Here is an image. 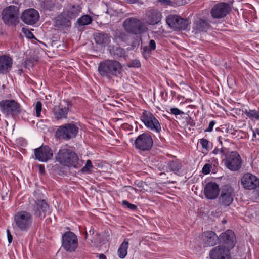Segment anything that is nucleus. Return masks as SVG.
Masks as SVG:
<instances>
[{
  "label": "nucleus",
  "instance_id": "7c9ffc66",
  "mask_svg": "<svg viewBox=\"0 0 259 259\" xmlns=\"http://www.w3.org/2000/svg\"><path fill=\"white\" fill-rule=\"evenodd\" d=\"M243 112L247 117L251 120H257L259 121V110H251L250 109H245Z\"/></svg>",
  "mask_w": 259,
  "mask_h": 259
},
{
  "label": "nucleus",
  "instance_id": "c9c22d12",
  "mask_svg": "<svg viewBox=\"0 0 259 259\" xmlns=\"http://www.w3.org/2000/svg\"><path fill=\"white\" fill-rule=\"evenodd\" d=\"M227 148L224 147V146H221V148H215L213 151L212 153L214 155H220L222 157L223 155H225L227 154Z\"/></svg>",
  "mask_w": 259,
  "mask_h": 259
},
{
  "label": "nucleus",
  "instance_id": "a211bd4d",
  "mask_svg": "<svg viewBox=\"0 0 259 259\" xmlns=\"http://www.w3.org/2000/svg\"><path fill=\"white\" fill-rule=\"evenodd\" d=\"M39 18V14L37 11L34 9L25 10L22 13L21 19L25 24L33 25L36 23Z\"/></svg>",
  "mask_w": 259,
  "mask_h": 259
},
{
  "label": "nucleus",
  "instance_id": "1a4fd4ad",
  "mask_svg": "<svg viewBox=\"0 0 259 259\" xmlns=\"http://www.w3.org/2000/svg\"><path fill=\"white\" fill-rule=\"evenodd\" d=\"M153 144V140L152 137L146 133L139 135L135 141V148L143 151L150 150Z\"/></svg>",
  "mask_w": 259,
  "mask_h": 259
},
{
  "label": "nucleus",
  "instance_id": "6e6d98bb",
  "mask_svg": "<svg viewBox=\"0 0 259 259\" xmlns=\"http://www.w3.org/2000/svg\"><path fill=\"white\" fill-rule=\"evenodd\" d=\"M143 184V183L142 182H139L138 184H137V185L138 187H142V185Z\"/></svg>",
  "mask_w": 259,
  "mask_h": 259
},
{
  "label": "nucleus",
  "instance_id": "72a5a7b5",
  "mask_svg": "<svg viewBox=\"0 0 259 259\" xmlns=\"http://www.w3.org/2000/svg\"><path fill=\"white\" fill-rule=\"evenodd\" d=\"M93 168L94 166L92 164L91 161L90 160H88L85 165L81 169V172L85 174H91Z\"/></svg>",
  "mask_w": 259,
  "mask_h": 259
},
{
  "label": "nucleus",
  "instance_id": "6e6552de",
  "mask_svg": "<svg viewBox=\"0 0 259 259\" xmlns=\"http://www.w3.org/2000/svg\"><path fill=\"white\" fill-rule=\"evenodd\" d=\"M78 238L73 232L68 231L62 236V246L67 252H74L78 247Z\"/></svg>",
  "mask_w": 259,
  "mask_h": 259
},
{
  "label": "nucleus",
  "instance_id": "79ce46f5",
  "mask_svg": "<svg viewBox=\"0 0 259 259\" xmlns=\"http://www.w3.org/2000/svg\"><path fill=\"white\" fill-rule=\"evenodd\" d=\"M211 168L210 164H205L202 168V172L204 174H208L210 172Z\"/></svg>",
  "mask_w": 259,
  "mask_h": 259
},
{
  "label": "nucleus",
  "instance_id": "39448f33",
  "mask_svg": "<svg viewBox=\"0 0 259 259\" xmlns=\"http://www.w3.org/2000/svg\"><path fill=\"white\" fill-rule=\"evenodd\" d=\"M14 221L16 226L20 230L27 231L31 226L32 216L26 211H21L16 213Z\"/></svg>",
  "mask_w": 259,
  "mask_h": 259
},
{
  "label": "nucleus",
  "instance_id": "c85d7f7f",
  "mask_svg": "<svg viewBox=\"0 0 259 259\" xmlns=\"http://www.w3.org/2000/svg\"><path fill=\"white\" fill-rule=\"evenodd\" d=\"M210 27L207 21L200 19L194 22V28L199 32H206Z\"/></svg>",
  "mask_w": 259,
  "mask_h": 259
},
{
  "label": "nucleus",
  "instance_id": "603ef678",
  "mask_svg": "<svg viewBox=\"0 0 259 259\" xmlns=\"http://www.w3.org/2000/svg\"><path fill=\"white\" fill-rule=\"evenodd\" d=\"M125 1H126L128 3L133 4V3H136L138 0H125Z\"/></svg>",
  "mask_w": 259,
  "mask_h": 259
},
{
  "label": "nucleus",
  "instance_id": "c03bdc74",
  "mask_svg": "<svg viewBox=\"0 0 259 259\" xmlns=\"http://www.w3.org/2000/svg\"><path fill=\"white\" fill-rule=\"evenodd\" d=\"M215 124V122L214 120H212L209 122L208 127L205 130V132H210L212 131L213 128Z\"/></svg>",
  "mask_w": 259,
  "mask_h": 259
},
{
  "label": "nucleus",
  "instance_id": "49530a36",
  "mask_svg": "<svg viewBox=\"0 0 259 259\" xmlns=\"http://www.w3.org/2000/svg\"><path fill=\"white\" fill-rule=\"evenodd\" d=\"M116 54L117 55H119V56H122V55H124L125 54V51L124 49L121 48H118L116 49Z\"/></svg>",
  "mask_w": 259,
  "mask_h": 259
},
{
  "label": "nucleus",
  "instance_id": "f8f14e48",
  "mask_svg": "<svg viewBox=\"0 0 259 259\" xmlns=\"http://www.w3.org/2000/svg\"><path fill=\"white\" fill-rule=\"evenodd\" d=\"M166 23L171 28L178 30H186L189 26L187 20L174 15H170L167 17Z\"/></svg>",
  "mask_w": 259,
  "mask_h": 259
},
{
  "label": "nucleus",
  "instance_id": "4d7b16f0",
  "mask_svg": "<svg viewBox=\"0 0 259 259\" xmlns=\"http://www.w3.org/2000/svg\"><path fill=\"white\" fill-rule=\"evenodd\" d=\"M90 235H93L94 234V231L92 230H90L89 232Z\"/></svg>",
  "mask_w": 259,
  "mask_h": 259
},
{
  "label": "nucleus",
  "instance_id": "4468645a",
  "mask_svg": "<svg viewBox=\"0 0 259 259\" xmlns=\"http://www.w3.org/2000/svg\"><path fill=\"white\" fill-rule=\"evenodd\" d=\"M234 193L233 188L229 186H224L219 197V203L221 205L228 206L232 203Z\"/></svg>",
  "mask_w": 259,
  "mask_h": 259
},
{
  "label": "nucleus",
  "instance_id": "f704fd0d",
  "mask_svg": "<svg viewBox=\"0 0 259 259\" xmlns=\"http://www.w3.org/2000/svg\"><path fill=\"white\" fill-rule=\"evenodd\" d=\"M91 22L92 18L90 16L88 15L81 17L77 20L78 24L81 26L88 25L90 24Z\"/></svg>",
  "mask_w": 259,
  "mask_h": 259
},
{
  "label": "nucleus",
  "instance_id": "9b49d317",
  "mask_svg": "<svg viewBox=\"0 0 259 259\" xmlns=\"http://www.w3.org/2000/svg\"><path fill=\"white\" fill-rule=\"evenodd\" d=\"M19 8L15 6L6 7L2 12L3 19L6 23L14 24L18 22Z\"/></svg>",
  "mask_w": 259,
  "mask_h": 259
},
{
  "label": "nucleus",
  "instance_id": "423d86ee",
  "mask_svg": "<svg viewBox=\"0 0 259 259\" xmlns=\"http://www.w3.org/2000/svg\"><path fill=\"white\" fill-rule=\"evenodd\" d=\"M141 119L145 126L152 131L156 133H159L161 131V126L159 121L149 111H144Z\"/></svg>",
  "mask_w": 259,
  "mask_h": 259
},
{
  "label": "nucleus",
  "instance_id": "2f4dec72",
  "mask_svg": "<svg viewBox=\"0 0 259 259\" xmlns=\"http://www.w3.org/2000/svg\"><path fill=\"white\" fill-rule=\"evenodd\" d=\"M167 165L169 170L174 172H178L182 166L180 162L177 160L169 161Z\"/></svg>",
  "mask_w": 259,
  "mask_h": 259
},
{
  "label": "nucleus",
  "instance_id": "37998d69",
  "mask_svg": "<svg viewBox=\"0 0 259 259\" xmlns=\"http://www.w3.org/2000/svg\"><path fill=\"white\" fill-rule=\"evenodd\" d=\"M171 113L177 115H180V114H183L184 112L180 110L178 108H172L170 109Z\"/></svg>",
  "mask_w": 259,
  "mask_h": 259
},
{
  "label": "nucleus",
  "instance_id": "9d476101",
  "mask_svg": "<svg viewBox=\"0 0 259 259\" xmlns=\"http://www.w3.org/2000/svg\"><path fill=\"white\" fill-rule=\"evenodd\" d=\"M225 164L229 170L237 171L242 166L241 158L237 152L232 151L226 157Z\"/></svg>",
  "mask_w": 259,
  "mask_h": 259
},
{
  "label": "nucleus",
  "instance_id": "8fccbe9b",
  "mask_svg": "<svg viewBox=\"0 0 259 259\" xmlns=\"http://www.w3.org/2000/svg\"><path fill=\"white\" fill-rule=\"evenodd\" d=\"M120 38L121 39L122 41L126 40V35L125 33H121L120 34Z\"/></svg>",
  "mask_w": 259,
  "mask_h": 259
},
{
  "label": "nucleus",
  "instance_id": "20e7f679",
  "mask_svg": "<svg viewBox=\"0 0 259 259\" xmlns=\"http://www.w3.org/2000/svg\"><path fill=\"white\" fill-rule=\"evenodd\" d=\"M0 110L6 117H15L21 113L20 105L14 100H3L0 101Z\"/></svg>",
  "mask_w": 259,
  "mask_h": 259
},
{
  "label": "nucleus",
  "instance_id": "0eeeda50",
  "mask_svg": "<svg viewBox=\"0 0 259 259\" xmlns=\"http://www.w3.org/2000/svg\"><path fill=\"white\" fill-rule=\"evenodd\" d=\"M78 132V126L73 123H70L59 126L56 133L58 138L67 140L74 138Z\"/></svg>",
  "mask_w": 259,
  "mask_h": 259
},
{
  "label": "nucleus",
  "instance_id": "aec40b11",
  "mask_svg": "<svg viewBox=\"0 0 259 259\" xmlns=\"http://www.w3.org/2000/svg\"><path fill=\"white\" fill-rule=\"evenodd\" d=\"M229 11V5L225 3L215 5L212 8L211 14L214 18H222L225 17Z\"/></svg>",
  "mask_w": 259,
  "mask_h": 259
},
{
  "label": "nucleus",
  "instance_id": "e433bc0d",
  "mask_svg": "<svg viewBox=\"0 0 259 259\" xmlns=\"http://www.w3.org/2000/svg\"><path fill=\"white\" fill-rule=\"evenodd\" d=\"M156 48V43L154 40H150L148 46H145L144 48L145 51L149 52L152 50H155Z\"/></svg>",
  "mask_w": 259,
  "mask_h": 259
},
{
  "label": "nucleus",
  "instance_id": "4be33fe9",
  "mask_svg": "<svg viewBox=\"0 0 259 259\" xmlns=\"http://www.w3.org/2000/svg\"><path fill=\"white\" fill-rule=\"evenodd\" d=\"M144 19L148 25H156L160 22L161 14L156 10H149L146 13Z\"/></svg>",
  "mask_w": 259,
  "mask_h": 259
},
{
  "label": "nucleus",
  "instance_id": "6ab92c4d",
  "mask_svg": "<svg viewBox=\"0 0 259 259\" xmlns=\"http://www.w3.org/2000/svg\"><path fill=\"white\" fill-rule=\"evenodd\" d=\"M230 249L220 245L214 247L209 253L210 259H230Z\"/></svg>",
  "mask_w": 259,
  "mask_h": 259
},
{
  "label": "nucleus",
  "instance_id": "393cba45",
  "mask_svg": "<svg viewBox=\"0 0 259 259\" xmlns=\"http://www.w3.org/2000/svg\"><path fill=\"white\" fill-rule=\"evenodd\" d=\"M80 12V8L78 5H68L63 10V12L71 19V20L74 19L77 17Z\"/></svg>",
  "mask_w": 259,
  "mask_h": 259
},
{
  "label": "nucleus",
  "instance_id": "dca6fc26",
  "mask_svg": "<svg viewBox=\"0 0 259 259\" xmlns=\"http://www.w3.org/2000/svg\"><path fill=\"white\" fill-rule=\"evenodd\" d=\"M36 159L41 162H47L53 157V151L48 146H41L34 150Z\"/></svg>",
  "mask_w": 259,
  "mask_h": 259
},
{
  "label": "nucleus",
  "instance_id": "f257e3e1",
  "mask_svg": "<svg viewBox=\"0 0 259 259\" xmlns=\"http://www.w3.org/2000/svg\"><path fill=\"white\" fill-rule=\"evenodd\" d=\"M55 158L60 164L67 167L78 168L83 164V161L75 153L66 148H61L56 154Z\"/></svg>",
  "mask_w": 259,
  "mask_h": 259
},
{
  "label": "nucleus",
  "instance_id": "5701e85b",
  "mask_svg": "<svg viewBox=\"0 0 259 259\" xmlns=\"http://www.w3.org/2000/svg\"><path fill=\"white\" fill-rule=\"evenodd\" d=\"M219 192V187L215 183L209 182L205 186L204 194L208 199H215L218 196Z\"/></svg>",
  "mask_w": 259,
  "mask_h": 259
},
{
  "label": "nucleus",
  "instance_id": "a19ab883",
  "mask_svg": "<svg viewBox=\"0 0 259 259\" xmlns=\"http://www.w3.org/2000/svg\"><path fill=\"white\" fill-rule=\"evenodd\" d=\"M22 31L28 38L31 39L34 37L33 34L28 29L23 28Z\"/></svg>",
  "mask_w": 259,
  "mask_h": 259
},
{
  "label": "nucleus",
  "instance_id": "f03ea898",
  "mask_svg": "<svg viewBox=\"0 0 259 259\" xmlns=\"http://www.w3.org/2000/svg\"><path fill=\"white\" fill-rule=\"evenodd\" d=\"M122 66L116 60H106L101 62L98 66V71L103 76L110 77L117 75L121 72Z\"/></svg>",
  "mask_w": 259,
  "mask_h": 259
},
{
  "label": "nucleus",
  "instance_id": "473e14b6",
  "mask_svg": "<svg viewBox=\"0 0 259 259\" xmlns=\"http://www.w3.org/2000/svg\"><path fill=\"white\" fill-rule=\"evenodd\" d=\"M42 7L45 11H52L55 7V3L52 0H44Z\"/></svg>",
  "mask_w": 259,
  "mask_h": 259
},
{
  "label": "nucleus",
  "instance_id": "a878e982",
  "mask_svg": "<svg viewBox=\"0 0 259 259\" xmlns=\"http://www.w3.org/2000/svg\"><path fill=\"white\" fill-rule=\"evenodd\" d=\"M34 211L36 216L40 218H44L49 211V206L44 200H39L34 208Z\"/></svg>",
  "mask_w": 259,
  "mask_h": 259
},
{
  "label": "nucleus",
  "instance_id": "7ed1b4c3",
  "mask_svg": "<svg viewBox=\"0 0 259 259\" xmlns=\"http://www.w3.org/2000/svg\"><path fill=\"white\" fill-rule=\"evenodd\" d=\"M123 27L127 33L135 35L141 34L147 30L145 24L134 17L126 19L123 22Z\"/></svg>",
  "mask_w": 259,
  "mask_h": 259
},
{
  "label": "nucleus",
  "instance_id": "c756f323",
  "mask_svg": "<svg viewBox=\"0 0 259 259\" xmlns=\"http://www.w3.org/2000/svg\"><path fill=\"white\" fill-rule=\"evenodd\" d=\"M128 247V241L124 240L120 245L118 249V254L120 258H124L127 255V248Z\"/></svg>",
  "mask_w": 259,
  "mask_h": 259
},
{
  "label": "nucleus",
  "instance_id": "864d4df0",
  "mask_svg": "<svg viewBox=\"0 0 259 259\" xmlns=\"http://www.w3.org/2000/svg\"><path fill=\"white\" fill-rule=\"evenodd\" d=\"M99 259H106V257L103 254H100L99 257Z\"/></svg>",
  "mask_w": 259,
  "mask_h": 259
},
{
  "label": "nucleus",
  "instance_id": "13d9d810",
  "mask_svg": "<svg viewBox=\"0 0 259 259\" xmlns=\"http://www.w3.org/2000/svg\"><path fill=\"white\" fill-rule=\"evenodd\" d=\"M87 236H88V233H87V232H85V239H87Z\"/></svg>",
  "mask_w": 259,
  "mask_h": 259
},
{
  "label": "nucleus",
  "instance_id": "bb28decb",
  "mask_svg": "<svg viewBox=\"0 0 259 259\" xmlns=\"http://www.w3.org/2000/svg\"><path fill=\"white\" fill-rule=\"evenodd\" d=\"M12 59L11 57L4 55L0 56V73H6L11 69Z\"/></svg>",
  "mask_w": 259,
  "mask_h": 259
},
{
  "label": "nucleus",
  "instance_id": "2eb2a0df",
  "mask_svg": "<svg viewBox=\"0 0 259 259\" xmlns=\"http://www.w3.org/2000/svg\"><path fill=\"white\" fill-rule=\"evenodd\" d=\"M241 184L246 189L253 190L259 186V179L252 174L246 173L241 178Z\"/></svg>",
  "mask_w": 259,
  "mask_h": 259
},
{
  "label": "nucleus",
  "instance_id": "f3484780",
  "mask_svg": "<svg viewBox=\"0 0 259 259\" xmlns=\"http://www.w3.org/2000/svg\"><path fill=\"white\" fill-rule=\"evenodd\" d=\"M69 111V103L66 101H61L58 105L54 107L53 113L55 117L59 120L66 119Z\"/></svg>",
  "mask_w": 259,
  "mask_h": 259
},
{
  "label": "nucleus",
  "instance_id": "412c9836",
  "mask_svg": "<svg viewBox=\"0 0 259 259\" xmlns=\"http://www.w3.org/2000/svg\"><path fill=\"white\" fill-rule=\"evenodd\" d=\"M203 242L206 247L213 246L219 241V237L216 233L212 231H206L203 232L202 236Z\"/></svg>",
  "mask_w": 259,
  "mask_h": 259
},
{
  "label": "nucleus",
  "instance_id": "09e8293b",
  "mask_svg": "<svg viewBox=\"0 0 259 259\" xmlns=\"http://www.w3.org/2000/svg\"><path fill=\"white\" fill-rule=\"evenodd\" d=\"M7 237H8V242L10 244L12 241L13 237H12V235L11 234L9 230H7Z\"/></svg>",
  "mask_w": 259,
  "mask_h": 259
},
{
  "label": "nucleus",
  "instance_id": "3c124183",
  "mask_svg": "<svg viewBox=\"0 0 259 259\" xmlns=\"http://www.w3.org/2000/svg\"><path fill=\"white\" fill-rule=\"evenodd\" d=\"M39 171L41 173H44L45 172V168L43 165L39 166Z\"/></svg>",
  "mask_w": 259,
  "mask_h": 259
},
{
  "label": "nucleus",
  "instance_id": "b1692460",
  "mask_svg": "<svg viewBox=\"0 0 259 259\" xmlns=\"http://www.w3.org/2000/svg\"><path fill=\"white\" fill-rule=\"evenodd\" d=\"M70 19L63 11L56 19L55 26L59 29H65L70 27L71 25Z\"/></svg>",
  "mask_w": 259,
  "mask_h": 259
},
{
  "label": "nucleus",
  "instance_id": "ddd939ff",
  "mask_svg": "<svg viewBox=\"0 0 259 259\" xmlns=\"http://www.w3.org/2000/svg\"><path fill=\"white\" fill-rule=\"evenodd\" d=\"M219 241L222 246L231 249L235 244V237L234 232L230 230L221 234L219 237Z\"/></svg>",
  "mask_w": 259,
  "mask_h": 259
},
{
  "label": "nucleus",
  "instance_id": "ea45409f",
  "mask_svg": "<svg viewBox=\"0 0 259 259\" xmlns=\"http://www.w3.org/2000/svg\"><path fill=\"white\" fill-rule=\"evenodd\" d=\"M122 203L132 210H135L137 208V206L135 205L129 203L126 200H123Z\"/></svg>",
  "mask_w": 259,
  "mask_h": 259
},
{
  "label": "nucleus",
  "instance_id": "de8ad7c7",
  "mask_svg": "<svg viewBox=\"0 0 259 259\" xmlns=\"http://www.w3.org/2000/svg\"><path fill=\"white\" fill-rule=\"evenodd\" d=\"M218 141H219L220 144L221 145V146H223V142H228V139H226L225 138H222L221 137H218Z\"/></svg>",
  "mask_w": 259,
  "mask_h": 259
},
{
  "label": "nucleus",
  "instance_id": "4c0bfd02",
  "mask_svg": "<svg viewBox=\"0 0 259 259\" xmlns=\"http://www.w3.org/2000/svg\"><path fill=\"white\" fill-rule=\"evenodd\" d=\"M42 109V104L40 101H37L36 103L35 106V110L36 115L37 117H39L40 116L41 111Z\"/></svg>",
  "mask_w": 259,
  "mask_h": 259
},
{
  "label": "nucleus",
  "instance_id": "cd10ccee",
  "mask_svg": "<svg viewBox=\"0 0 259 259\" xmlns=\"http://www.w3.org/2000/svg\"><path fill=\"white\" fill-rule=\"evenodd\" d=\"M95 42L103 46L109 44L111 41L110 37L106 33H96L94 35Z\"/></svg>",
  "mask_w": 259,
  "mask_h": 259
},
{
  "label": "nucleus",
  "instance_id": "5fc2aeb1",
  "mask_svg": "<svg viewBox=\"0 0 259 259\" xmlns=\"http://www.w3.org/2000/svg\"><path fill=\"white\" fill-rule=\"evenodd\" d=\"M128 187L130 188V189L134 190L136 193H137L138 192V190L137 189L134 188L131 186H129Z\"/></svg>",
  "mask_w": 259,
  "mask_h": 259
},
{
  "label": "nucleus",
  "instance_id": "a18cd8bd",
  "mask_svg": "<svg viewBox=\"0 0 259 259\" xmlns=\"http://www.w3.org/2000/svg\"><path fill=\"white\" fill-rule=\"evenodd\" d=\"M141 66V63L139 61L134 60L131 63L130 66L135 67H139Z\"/></svg>",
  "mask_w": 259,
  "mask_h": 259
},
{
  "label": "nucleus",
  "instance_id": "58836bf2",
  "mask_svg": "<svg viewBox=\"0 0 259 259\" xmlns=\"http://www.w3.org/2000/svg\"><path fill=\"white\" fill-rule=\"evenodd\" d=\"M200 143L203 149L208 150L210 147V143L205 139L200 140Z\"/></svg>",
  "mask_w": 259,
  "mask_h": 259
}]
</instances>
